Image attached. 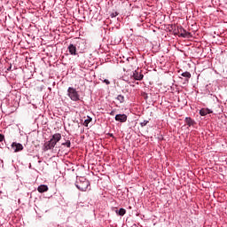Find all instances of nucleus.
Returning <instances> with one entry per match:
<instances>
[{
    "label": "nucleus",
    "mask_w": 227,
    "mask_h": 227,
    "mask_svg": "<svg viewBox=\"0 0 227 227\" xmlns=\"http://www.w3.org/2000/svg\"><path fill=\"white\" fill-rule=\"evenodd\" d=\"M59 141H61V134H54L49 141L43 144V152H48V150H53L54 146H56V145H58Z\"/></svg>",
    "instance_id": "f257e3e1"
},
{
    "label": "nucleus",
    "mask_w": 227,
    "mask_h": 227,
    "mask_svg": "<svg viewBox=\"0 0 227 227\" xmlns=\"http://www.w3.org/2000/svg\"><path fill=\"white\" fill-rule=\"evenodd\" d=\"M75 186L77 189H79V191L85 192V191H88V188L90 187V181L84 177H82L79 179V182H76Z\"/></svg>",
    "instance_id": "f03ea898"
},
{
    "label": "nucleus",
    "mask_w": 227,
    "mask_h": 227,
    "mask_svg": "<svg viewBox=\"0 0 227 227\" xmlns=\"http://www.w3.org/2000/svg\"><path fill=\"white\" fill-rule=\"evenodd\" d=\"M67 95H68L69 98H71V100H73V102H77V100H80L79 93L73 87L68 88Z\"/></svg>",
    "instance_id": "7ed1b4c3"
},
{
    "label": "nucleus",
    "mask_w": 227,
    "mask_h": 227,
    "mask_svg": "<svg viewBox=\"0 0 227 227\" xmlns=\"http://www.w3.org/2000/svg\"><path fill=\"white\" fill-rule=\"evenodd\" d=\"M12 149L15 153H17V152H22L24 150V146L20 143L13 142L12 144Z\"/></svg>",
    "instance_id": "20e7f679"
},
{
    "label": "nucleus",
    "mask_w": 227,
    "mask_h": 227,
    "mask_svg": "<svg viewBox=\"0 0 227 227\" xmlns=\"http://www.w3.org/2000/svg\"><path fill=\"white\" fill-rule=\"evenodd\" d=\"M67 50L71 56H77V47L74 44L70 43Z\"/></svg>",
    "instance_id": "39448f33"
},
{
    "label": "nucleus",
    "mask_w": 227,
    "mask_h": 227,
    "mask_svg": "<svg viewBox=\"0 0 227 227\" xmlns=\"http://www.w3.org/2000/svg\"><path fill=\"white\" fill-rule=\"evenodd\" d=\"M115 121H120V123H125L127 121V114H117L115 115Z\"/></svg>",
    "instance_id": "423d86ee"
},
{
    "label": "nucleus",
    "mask_w": 227,
    "mask_h": 227,
    "mask_svg": "<svg viewBox=\"0 0 227 227\" xmlns=\"http://www.w3.org/2000/svg\"><path fill=\"white\" fill-rule=\"evenodd\" d=\"M212 110L208 109V108H202L200 111V116H207V114H212Z\"/></svg>",
    "instance_id": "0eeeda50"
},
{
    "label": "nucleus",
    "mask_w": 227,
    "mask_h": 227,
    "mask_svg": "<svg viewBox=\"0 0 227 227\" xmlns=\"http://www.w3.org/2000/svg\"><path fill=\"white\" fill-rule=\"evenodd\" d=\"M38 192H47V191H49V186L45 185V184H41L38 186L37 188Z\"/></svg>",
    "instance_id": "6e6552de"
},
{
    "label": "nucleus",
    "mask_w": 227,
    "mask_h": 227,
    "mask_svg": "<svg viewBox=\"0 0 227 227\" xmlns=\"http://www.w3.org/2000/svg\"><path fill=\"white\" fill-rule=\"evenodd\" d=\"M143 77H145L143 74L137 73V71H135L133 73V79H135V81H142Z\"/></svg>",
    "instance_id": "1a4fd4ad"
},
{
    "label": "nucleus",
    "mask_w": 227,
    "mask_h": 227,
    "mask_svg": "<svg viewBox=\"0 0 227 227\" xmlns=\"http://www.w3.org/2000/svg\"><path fill=\"white\" fill-rule=\"evenodd\" d=\"M179 33H181V36H182L183 38H188L189 36H191V33L186 32V30L184 29V28H180Z\"/></svg>",
    "instance_id": "9d476101"
},
{
    "label": "nucleus",
    "mask_w": 227,
    "mask_h": 227,
    "mask_svg": "<svg viewBox=\"0 0 227 227\" xmlns=\"http://www.w3.org/2000/svg\"><path fill=\"white\" fill-rule=\"evenodd\" d=\"M185 122L188 127H192V125H194V121L191 119V117L185 118Z\"/></svg>",
    "instance_id": "9b49d317"
},
{
    "label": "nucleus",
    "mask_w": 227,
    "mask_h": 227,
    "mask_svg": "<svg viewBox=\"0 0 227 227\" xmlns=\"http://www.w3.org/2000/svg\"><path fill=\"white\" fill-rule=\"evenodd\" d=\"M116 98L120 101V104H123V102H125V97L123 95H118Z\"/></svg>",
    "instance_id": "f8f14e48"
},
{
    "label": "nucleus",
    "mask_w": 227,
    "mask_h": 227,
    "mask_svg": "<svg viewBox=\"0 0 227 227\" xmlns=\"http://www.w3.org/2000/svg\"><path fill=\"white\" fill-rule=\"evenodd\" d=\"M181 75H182V77L187 78L186 81H189V79H191V73H189V72H184Z\"/></svg>",
    "instance_id": "ddd939ff"
},
{
    "label": "nucleus",
    "mask_w": 227,
    "mask_h": 227,
    "mask_svg": "<svg viewBox=\"0 0 227 227\" xmlns=\"http://www.w3.org/2000/svg\"><path fill=\"white\" fill-rule=\"evenodd\" d=\"M119 215H123L127 213V210L125 208H120L118 211H116Z\"/></svg>",
    "instance_id": "4468645a"
},
{
    "label": "nucleus",
    "mask_w": 227,
    "mask_h": 227,
    "mask_svg": "<svg viewBox=\"0 0 227 227\" xmlns=\"http://www.w3.org/2000/svg\"><path fill=\"white\" fill-rule=\"evenodd\" d=\"M62 145L67 146V148H70V145H71L70 140H67L66 143H63Z\"/></svg>",
    "instance_id": "2eb2a0df"
},
{
    "label": "nucleus",
    "mask_w": 227,
    "mask_h": 227,
    "mask_svg": "<svg viewBox=\"0 0 227 227\" xmlns=\"http://www.w3.org/2000/svg\"><path fill=\"white\" fill-rule=\"evenodd\" d=\"M148 121H142V122H140V125H141V127H146V125H148Z\"/></svg>",
    "instance_id": "dca6fc26"
},
{
    "label": "nucleus",
    "mask_w": 227,
    "mask_h": 227,
    "mask_svg": "<svg viewBox=\"0 0 227 227\" xmlns=\"http://www.w3.org/2000/svg\"><path fill=\"white\" fill-rule=\"evenodd\" d=\"M88 123H90V121L85 120V121H84V125H85V127H88Z\"/></svg>",
    "instance_id": "f3484780"
},
{
    "label": "nucleus",
    "mask_w": 227,
    "mask_h": 227,
    "mask_svg": "<svg viewBox=\"0 0 227 227\" xmlns=\"http://www.w3.org/2000/svg\"><path fill=\"white\" fill-rule=\"evenodd\" d=\"M104 82H106V84H111V82H109V80L107 79L104 80Z\"/></svg>",
    "instance_id": "a211bd4d"
},
{
    "label": "nucleus",
    "mask_w": 227,
    "mask_h": 227,
    "mask_svg": "<svg viewBox=\"0 0 227 227\" xmlns=\"http://www.w3.org/2000/svg\"><path fill=\"white\" fill-rule=\"evenodd\" d=\"M3 139H4V136L0 134V143L3 141Z\"/></svg>",
    "instance_id": "6ab92c4d"
},
{
    "label": "nucleus",
    "mask_w": 227,
    "mask_h": 227,
    "mask_svg": "<svg viewBox=\"0 0 227 227\" xmlns=\"http://www.w3.org/2000/svg\"><path fill=\"white\" fill-rule=\"evenodd\" d=\"M110 115H111V116H114V111H112V112L110 113Z\"/></svg>",
    "instance_id": "aec40b11"
}]
</instances>
